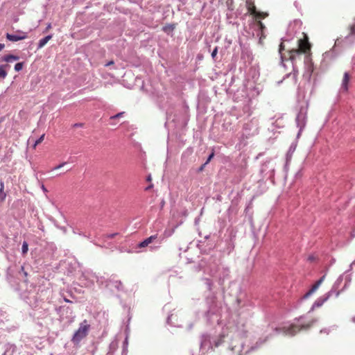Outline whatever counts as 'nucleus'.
I'll return each instance as SVG.
<instances>
[{"mask_svg": "<svg viewBox=\"0 0 355 355\" xmlns=\"http://www.w3.org/2000/svg\"><path fill=\"white\" fill-rule=\"evenodd\" d=\"M235 81L236 79L232 76L230 86L228 88L225 89L227 95L230 96H232V98L234 101H242L243 100H245L247 97L254 98L259 94V89L254 86L253 83L248 82V85L242 83L243 88L241 89H236V85H234Z\"/></svg>", "mask_w": 355, "mask_h": 355, "instance_id": "obj_1", "label": "nucleus"}, {"mask_svg": "<svg viewBox=\"0 0 355 355\" xmlns=\"http://www.w3.org/2000/svg\"><path fill=\"white\" fill-rule=\"evenodd\" d=\"M337 53L334 50V46L329 51L325 52L323 56L325 59H334L336 57Z\"/></svg>", "mask_w": 355, "mask_h": 355, "instance_id": "obj_31", "label": "nucleus"}, {"mask_svg": "<svg viewBox=\"0 0 355 355\" xmlns=\"http://www.w3.org/2000/svg\"><path fill=\"white\" fill-rule=\"evenodd\" d=\"M214 152H212V153H211L208 156V158H207V161H206L205 162H206L207 164H208V163L210 162V160L214 157Z\"/></svg>", "mask_w": 355, "mask_h": 355, "instance_id": "obj_48", "label": "nucleus"}, {"mask_svg": "<svg viewBox=\"0 0 355 355\" xmlns=\"http://www.w3.org/2000/svg\"><path fill=\"white\" fill-rule=\"evenodd\" d=\"M217 53H218V46H215L214 50L211 52V58L213 59H214L216 58Z\"/></svg>", "mask_w": 355, "mask_h": 355, "instance_id": "obj_44", "label": "nucleus"}, {"mask_svg": "<svg viewBox=\"0 0 355 355\" xmlns=\"http://www.w3.org/2000/svg\"><path fill=\"white\" fill-rule=\"evenodd\" d=\"M292 24H289V26H288V32L289 33L288 34L287 36L282 38V40L284 41V42H287V41H291L293 39V35H292V31H291V28H292Z\"/></svg>", "mask_w": 355, "mask_h": 355, "instance_id": "obj_33", "label": "nucleus"}, {"mask_svg": "<svg viewBox=\"0 0 355 355\" xmlns=\"http://www.w3.org/2000/svg\"><path fill=\"white\" fill-rule=\"evenodd\" d=\"M51 24L50 23L48 24L46 30H49V28H51Z\"/></svg>", "mask_w": 355, "mask_h": 355, "instance_id": "obj_64", "label": "nucleus"}, {"mask_svg": "<svg viewBox=\"0 0 355 355\" xmlns=\"http://www.w3.org/2000/svg\"><path fill=\"white\" fill-rule=\"evenodd\" d=\"M257 19V18H255L253 16L252 20L249 21L248 31L250 34H252L253 37H259L261 39L263 35V31L266 27L261 21H259Z\"/></svg>", "mask_w": 355, "mask_h": 355, "instance_id": "obj_9", "label": "nucleus"}, {"mask_svg": "<svg viewBox=\"0 0 355 355\" xmlns=\"http://www.w3.org/2000/svg\"><path fill=\"white\" fill-rule=\"evenodd\" d=\"M308 259L310 260V261H313L314 260V257L313 255H311V256L309 257Z\"/></svg>", "mask_w": 355, "mask_h": 355, "instance_id": "obj_62", "label": "nucleus"}, {"mask_svg": "<svg viewBox=\"0 0 355 355\" xmlns=\"http://www.w3.org/2000/svg\"><path fill=\"white\" fill-rule=\"evenodd\" d=\"M342 42L352 45L355 42V24L351 26L350 33L347 35Z\"/></svg>", "mask_w": 355, "mask_h": 355, "instance_id": "obj_20", "label": "nucleus"}, {"mask_svg": "<svg viewBox=\"0 0 355 355\" xmlns=\"http://www.w3.org/2000/svg\"><path fill=\"white\" fill-rule=\"evenodd\" d=\"M90 329V325L88 324L86 320H83L78 327V329L75 331L71 341L74 344H78L82 339L85 338L89 333Z\"/></svg>", "mask_w": 355, "mask_h": 355, "instance_id": "obj_8", "label": "nucleus"}, {"mask_svg": "<svg viewBox=\"0 0 355 355\" xmlns=\"http://www.w3.org/2000/svg\"><path fill=\"white\" fill-rule=\"evenodd\" d=\"M151 180H152L151 175H148V177H147V178H146V180H147L148 182H150V181H151Z\"/></svg>", "mask_w": 355, "mask_h": 355, "instance_id": "obj_56", "label": "nucleus"}, {"mask_svg": "<svg viewBox=\"0 0 355 355\" xmlns=\"http://www.w3.org/2000/svg\"><path fill=\"white\" fill-rule=\"evenodd\" d=\"M220 345V339L211 340L208 335H202L200 341V347L202 349L208 350L214 347H218Z\"/></svg>", "mask_w": 355, "mask_h": 355, "instance_id": "obj_10", "label": "nucleus"}, {"mask_svg": "<svg viewBox=\"0 0 355 355\" xmlns=\"http://www.w3.org/2000/svg\"><path fill=\"white\" fill-rule=\"evenodd\" d=\"M28 250V244L26 241H24L22 243V246H21V254L23 255L26 254L27 253Z\"/></svg>", "mask_w": 355, "mask_h": 355, "instance_id": "obj_36", "label": "nucleus"}, {"mask_svg": "<svg viewBox=\"0 0 355 355\" xmlns=\"http://www.w3.org/2000/svg\"><path fill=\"white\" fill-rule=\"evenodd\" d=\"M246 7L248 11L253 15L255 18L261 17V13L257 11L256 6L253 0H246Z\"/></svg>", "mask_w": 355, "mask_h": 355, "instance_id": "obj_19", "label": "nucleus"}, {"mask_svg": "<svg viewBox=\"0 0 355 355\" xmlns=\"http://www.w3.org/2000/svg\"><path fill=\"white\" fill-rule=\"evenodd\" d=\"M113 64H114V61H112H112H110V62H108L107 63H106V64H105V67H107V66H110V65Z\"/></svg>", "mask_w": 355, "mask_h": 355, "instance_id": "obj_53", "label": "nucleus"}, {"mask_svg": "<svg viewBox=\"0 0 355 355\" xmlns=\"http://www.w3.org/2000/svg\"><path fill=\"white\" fill-rule=\"evenodd\" d=\"M332 295L327 292L326 294H324L323 296H321L318 297L313 304L309 313L313 311L315 309L319 308L323 305V304L327 302Z\"/></svg>", "mask_w": 355, "mask_h": 355, "instance_id": "obj_17", "label": "nucleus"}, {"mask_svg": "<svg viewBox=\"0 0 355 355\" xmlns=\"http://www.w3.org/2000/svg\"><path fill=\"white\" fill-rule=\"evenodd\" d=\"M343 274H344V279L345 281V283L343 288H342V291H344L347 288V287L349 286V284L352 280L351 275H345V273H343Z\"/></svg>", "mask_w": 355, "mask_h": 355, "instance_id": "obj_34", "label": "nucleus"}, {"mask_svg": "<svg viewBox=\"0 0 355 355\" xmlns=\"http://www.w3.org/2000/svg\"><path fill=\"white\" fill-rule=\"evenodd\" d=\"M241 58L246 60L248 62H250L253 60V56L250 50H248V49H244L242 50Z\"/></svg>", "mask_w": 355, "mask_h": 355, "instance_id": "obj_26", "label": "nucleus"}, {"mask_svg": "<svg viewBox=\"0 0 355 355\" xmlns=\"http://www.w3.org/2000/svg\"><path fill=\"white\" fill-rule=\"evenodd\" d=\"M124 112H119L114 116H112L110 117V119H117V118H119L121 117L123 114Z\"/></svg>", "mask_w": 355, "mask_h": 355, "instance_id": "obj_45", "label": "nucleus"}, {"mask_svg": "<svg viewBox=\"0 0 355 355\" xmlns=\"http://www.w3.org/2000/svg\"><path fill=\"white\" fill-rule=\"evenodd\" d=\"M24 267L23 266H21V268H20V271L19 272V273H23L24 272Z\"/></svg>", "mask_w": 355, "mask_h": 355, "instance_id": "obj_57", "label": "nucleus"}, {"mask_svg": "<svg viewBox=\"0 0 355 355\" xmlns=\"http://www.w3.org/2000/svg\"><path fill=\"white\" fill-rule=\"evenodd\" d=\"M296 139H297L296 138ZM297 145V140L293 141L291 143V144L290 145V147H289V148L288 150V152L286 153V164H288V162L291 161V157L293 156V154L295 152V150H296Z\"/></svg>", "mask_w": 355, "mask_h": 355, "instance_id": "obj_22", "label": "nucleus"}, {"mask_svg": "<svg viewBox=\"0 0 355 355\" xmlns=\"http://www.w3.org/2000/svg\"><path fill=\"white\" fill-rule=\"evenodd\" d=\"M320 332L321 334H322V333H325V334H329V329H326V328H324V329H321Z\"/></svg>", "mask_w": 355, "mask_h": 355, "instance_id": "obj_50", "label": "nucleus"}, {"mask_svg": "<svg viewBox=\"0 0 355 355\" xmlns=\"http://www.w3.org/2000/svg\"><path fill=\"white\" fill-rule=\"evenodd\" d=\"M304 39H300L297 40V44L300 49H291L289 50V58L287 60L288 62L291 63L293 67V78L294 81H296L297 70H296L294 66V60L296 55H299L302 52L306 53L311 49V44L308 41V37L306 34L303 33Z\"/></svg>", "mask_w": 355, "mask_h": 355, "instance_id": "obj_4", "label": "nucleus"}, {"mask_svg": "<svg viewBox=\"0 0 355 355\" xmlns=\"http://www.w3.org/2000/svg\"><path fill=\"white\" fill-rule=\"evenodd\" d=\"M106 286L110 289L114 288L119 291L123 290L122 282L119 280L109 279L106 281Z\"/></svg>", "mask_w": 355, "mask_h": 355, "instance_id": "obj_21", "label": "nucleus"}, {"mask_svg": "<svg viewBox=\"0 0 355 355\" xmlns=\"http://www.w3.org/2000/svg\"><path fill=\"white\" fill-rule=\"evenodd\" d=\"M67 164V162H62V163L58 164V166H55L54 168H53L52 170L55 171V170L60 169V168H62L64 166H65Z\"/></svg>", "mask_w": 355, "mask_h": 355, "instance_id": "obj_43", "label": "nucleus"}, {"mask_svg": "<svg viewBox=\"0 0 355 355\" xmlns=\"http://www.w3.org/2000/svg\"><path fill=\"white\" fill-rule=\"evenodd\" d=\"M244 350V344L241 340H233L230 345L231 355H242Z\"/></svg>", "mask_w": 355, "mask_h": 355, "instance_id": "obj_13", "label": "nucleus"}, {"mask_svg": "<svg viewBox=\"0 0 355 355\" xmlns=\"http://www.w3.org/2000/svg\"><path fill=\"white\" fill-rule=\"evenodd\" d=\"M5 47L4 44H0V51Z\"/></svg>", "mask_w": 355, "mask_h": 355, "instance_id": "obj_63", "label": "nucleus"}, {"mask_svg": "<svg viewBox=\"0 0 355 355\" xmlns=\"http://www.w3.org/2000/svg\"><path fill=\"white\" fill-rule=\"evenodd\" d=\"M243 112H244V113L247 114V115L248 116L251 115L250 109L248 104H246L243 106Z\"/></svg>", "mask_w": 355, "mask_h": 355, "instance_id": "obj_38", "label": "nucleus"}, {"mask_svg": "<svg viewBox=\"0 0 355 355\" xmlns=\"http://www.w3.org/2000/svg\"><path fill=\"white\" fill-rule=\"evenodd\" d=\"M244 135L246 137L254 135L258 133V120L252 119L243 125Z\"/></svg>", "mask_w": 355, "mask_h": 355, "instance_id": "obj_11", "label": "nucleus"}, {"mask_svg": "<svg viewBox=\"0 0 355 355\" xmlns=\"http://www.w3.org/2000/svg\"><path fill=\"white\" fill-rule=\"evenodd\" d=\"M128 336L125 337L123 343V349L121 355H127L128 354Z\"/></svg>", "mask_w": 355, "mask_h": 355, "instance_id": "obj_32", "label": "nucleus"}, {"mask_svg": "<svg viewBox=\"0 0 355 355\" xmlns=\"http://www.w3.org/2000/svg\"><path fill=\"white\" fill-rule=\"evenodd\" d=\"M52 38V35H48L46 37L42 38L37 44V49H42L46 43Z\"/></svg>", "mask_w": 355, "mask_h": 355, "instance_id": "obj_29", "label": "nucleus"}, {"mask_svg": "<svg viewBox=\"0 0 355 355\" xmlns=\"http://www.w3.org/2000/svg\"><path fill=\"white\" fill-rule=\"evenodd\" d=\"M79 282L82 286L91 287L94 284L95 282L99 285L103 284L105 279L103 277H98L90 270H85L79 277Z\"/></svg>", "mask_w": 355, "mask_h": 355, "instance_id": "obj_5", "label": "nucleus"}, {"mask_svg": "<svg viewBox=\"0 0 355 355\" xmlns=\"http://www.w3.org/2000/svg\"><path fill=\"white\" fill-rule=\"evenodd\" d=\"M157 239V234L152 235L146 239H144L143 241L140 242L138 244L139 248H144L148 246L150 243H153L155 240Z\"/></svg>", "mask_w": 355, "mask_h": 355, "instance_id": "obj_23", "label": "nucleus"}, {"mask_svg": "<svg viewBox=\"0 0 355 355\" xmlns=\"http://www.w3.org/2000/svg\"><path fill=\"white\" fill-rule=\"evenodd\" d=\"M23 62H17L15 65V70L16 71H20L22 68H23Z\"/></svg>", "mask_w": 355, "mask_h": 355, "instance_id": "obj_39", "label": "nucleus"}, {"mask_svg": "<svg viewBox=\"0 0 355 355\" xmlns=\"http://www.w3.org/2000/svg\"><path fill=\"white\" fill-rule=\"evenodd\" d=\"M173 28H174L173 25L168 24V25L165 26L163 27V31L164 32L167 33L168 30L173 31Z\"/></svg>", "mask_w": 355, "mask_h": 355, "instance_id": "obj_41", "label": "nucleus"}, {"mask_svg": "<svg viewBox=\"0 0 355 355\" xmlns=\"http://www.w3.org/2000/svg\"><path fill=\"white\" fill-rule=\"evenodd\" d=\"M304 316H300L297 318L298 323L296 324H286L282 327L272 328V332L274 334H284L287 336H294L300 330H306L309 329L312 324L317 321L316 319L311 320V321L306 322H304Z\"/></svg>", "mask_w": 355, "mask_h": 355, "instance_id": "obj_2", "label": "nucleus"}, {"mask_svg": "<svg viewBox=\"0 0 355 355\" xmlns=\"http://www.w3.org/2000/svg\"><path fill=\"white\" fill-rule=\"evenodd\" d=\"M307 109H308V102L306 103L305 106H302L300 109L299 112L297 114L295 121L297 127L299 128V131L297 134V139H298L303 129L305 128L306 124L307 119Z\"/></svg>", "mask_w": 355, "mask_h": 355, "instance_id": "obj_7", "label": "nucleus"}, {"mask_svg": "<svg viewBox=\"0 0 355 355\" xmlns=\"http://www.w3.org/2000/svg\"><path fill=\"white\" fill-rule=\"evenodd\" d=\"M325 278V276L323 275L322 277H321L313 285V286L311 287V288L308 291L306 292L301 298L302 300H306L308 299L309 297H311L317 290L318 288L320 287V286L321 285V284L322 283V282L324 281Z\"/></svg>", "mask_w": 355, "mask_h": 355, "instance_id": "obj_16", "label": "nucleus"}, {"mask_svg": "<svg viewBox=\"0 0 355 355\" xmlns=\"http://www.w3.org/2000/svg\"><path fill=\"white\" fill-rule=\"evenodd\" d=\"M284 50V45L283 44V43H281L280 45H279V53L281 55V64L285 67H286V64L284 63V57H283V55H282V51Z\"/></svg>", "mask_w": 355, "mask_h": 355, "instance_id": "obj_35", "label": "nucleus"}, {"mask_svg": "<svg viewBox=\"0 0 355 355\" xmlns=\"http://www.w3.org/2000/svg\"><path fill=\"white\" fill-rule=\"evenodd\" d=\"M227 233L229 239L226 240L227 248L225 250H223V252H226L229 254L234 248V240L236 236V231L234 228H228Z\"/></svg>", "mask_w": 355, "mask_h": 355, "instance_id": "obj_12", "label": "nucleus"}, {"mask_svg": "<svg viewBox=\"0 0 355 355\" xmlns=\"http://www.w3.org/2000/svg\"><path fill=\"white\" fill-rule=\"evenodd\" d=\"M349 81V75L348 72H345L343 76V79L341 84V89L347 92L348 91V84Z\"/></svg>", "mask_w": 355, "mask_h": 355, "instance_id": "obj_25", "label": "nucleus"}, {"mask_svg": "<svg viewBox=\"0 0 355 355\" xmlns=\"http://www.w3.org/2000/svg\"><path fill=\"white\" fill-rule=\"evenodd\" d=\"M3 187L0 189V200H3L6 197V193L2 191Z\"/></svg>", "mask_w": 355, "mask_h": 355, "instance_id": "obj_47", "label": "nucleus"}, {"mask_svg": "<svg viewBox=\"0 0 355 355\" xmlns=\"http://www.w3.org/2000/svg\"><path fill=\"white\" fill-rule=\"evenodd\" d=\"M207 303L209 304V309L207 313V320L211 324H214L215 322L217 324H220V313L218 309L216 310V305L215 304V302L213 298L207 299Z\"/></svg>", "mask_w": 355, "mask_h": 355, "instance_id": "obj_6", "label": "nucleus"}, {"mask_svg": "<svg viewBox=\"0 0 355 355\" xmlns=\"http://www.w3.org/2000/svg\"><path fill=\"white\" fill-rule=\"evenodd\" d=\"M44 134L42 135L37 140H35L34 144H33V148H35L39 144H40L44 138Z\"/></svg>", "mask_w": 355, "mask_h": 355, "instance_id": "obj_37", "label": "nucleus"}, {"mask_svg": "<svg viewBox=\"0 0 355 355\" xmlns=\"http://www.w3.org/2000/svg\"><path fill=\"white\" fill-rule=\"evenodd\" d=\"M173 314H171L168 316L167 318V320H166V322L168 324H170L171 326H176L173 322H172V318H173Z\"/></svg>", "mask_w": 355, "mask_h": 355, "instance_id": "obj_40", "label": "nucleus"}, {"mask_svg": "<svg viewBox=\"0 0 355 355\" xmlns=\"http://www.w3.org/2000/svg\"><path fill=\"white\" fill-rule=\"evenodd\" d=\"M205 284L207 286V288L209 290H211V281L209 279H205Z\"/></svg>", "mask_w": 355, "mask_h": 355, "instance_id": "obj_46", "label": "nucleus"}, {"mask_svg": "<svg viewBox=\"0 0 355 355\" xmlns=\"http://www.w3.org/2000/svg\"><path fill=\"white\" fill-rule=\"evenodd\" d=\"M259 345H258V342L256 343V345L252 346L250 349L245 350V354H248L250 351H253L259 347Z\"/></svg>", "mask_w": 355, "mask_h": 355, "instance_id": "obj_42", "label": "nucleus"}, {"mask_svg": "<svg viewBox=\"0 0 355 355\" xmlns=\"http://www.w3.org/2000/svg\"><path fill=\"white\" fill-rule=\"evenodd\" d=\"M16 346L15 345L7 343L4 345V352L2 355H13Z\"/></svg>", "mask_w": 355, "mask_h": 355, "instance_id": "obj_24", "label": "nucleus"}, {"mask_svg": "<svg viewBox=\"0 0 355 355\" xmlns=\"http://www.w3.org/2000/svg\"><path fill=\"white\" fill-rule=\"evenodd\" d=\"M294 25H300V21H298V20H295L294 22H293Z\"/></svg>", "mask_w": 355, "mask_h": 355, "instance_id": "obj_60", "label": "nucleus"}, {"mask_svg": "<svg viewBox=\"0 0 355 355\" xmlns=\"http://www.w3.org/2000/svg\"><path fill=\"white\" fill-rule=\"evenodd\" d=\"M19 59V56L10 54V55H6L3 56L1 58V61H4L6 62H12L13 61L18 60Z\"/></svg>", "mask_w": 355, "mask_h": 355, "instance_id": "obj_30", "label": "nucleus"}, {"mask_svg": "<svg viewBox=\"0 0 355 355\" xmlns=\"http://www.w3.org/2000/svg\"><path fill=\"white\" fill-rule=\"evenodd\" d=\"M344 280V274L340 275L336 282L334 283L331 290L328 291L331 295H334L336 297H338L340 293L343 291L342 289L338 290L341 283Z\"/></svg>", "mask_w": 355, "mask_h": 355, "instance_id": "obj_15", "label": "nucleus"}, {"mask_svg": "<svg viewBox=\"0 0 355 355\" xmlns=\"http://www.w3.org/2000/svg\"><path fill=\"white\" fill-rule=\"evenodd\" d=\"M225 41L228 43V44H230L232 43V39H228L227 37H226Z\"/></svg>", "mask_w": 355, "mask_h": 355, "instance_id": "obj_55", "label": "nucleus"}, {"mask_svg": "<svg viewBox=\"0 0 355 355\" xmlns=\"http://www.w3.org/2000/svg\"><path fill=\"white\" fill-rule=\"evenodd\" d=\"M228 290L230 297H234L235 298V302L233 304V309L237 318L241 314L239 309L244 308L247 304V300L245 299L246 295L241 290L240 284L237 282H231Z\"/></svg>", "mask_w": 355, "mask_h": 355, "instance_id": "obj_3", "label": "nucleus"}, {"mask_svg": "<svg viewBox=\"0 0 355 355\" xmlns=\"http://www.w3.org/2000/svg\"><path fill=\"white\" fill-rule=\"evenodd\" d=\"M118 349V343L116 340L111 342L109 346V351L106 355H116V352Z\"/></svg>", "mask_w": 355, "mask_h": 355, "instance_id": "obj_27", "label": "nucleus"}, {"mask_svg": "<svg viewBox=\"0 0 355 355\" xmlns=\"http://www.w3.org/2000/svg\"><path fill=\"white\" fill-rule=\"evenodd\" d=\"M116 234H117V233H114V234H108V235H107V238L112 239V238H114Z\"/></svg>", "mask_w": 355, "mask_h": 355, "instance_id": "obj_51", "label": "nucleus"}, {"mask_svg": "<svg viewBox=\"0 0 355 355\" xmlns=\"http://www.w3.org/2000/svg\"><path fill=\"white\" fill-rule=\"evenodd\" d=\"M340 44V40L339 39H337L335 42V46H338Z\"/></svg>", "mask_w": 355, "mask_h": 355, "instance_id": "obj_58", "label": "nucleus"}, {"mask_svg": "<svg viewBox=\"0 0 355 355\" xmlns=\"http://www.w3.org/2000/svg\"><path fill=\"white\" fill-rule=\"evenodd\" d=\"M207 164L206 162H205L203 164H202L200 166V167L198 169V172H201L203 171L204 168L205 167V166L207 165Z\"/></svg>", "mask_w": 355, "mask_h": 355, "instance_id": "obj_49", "label": "nucleus"}, {"mask_svg": "<svg viewBox=\"0 0 355 355\" xmlns=\"http://www.w3.org/2000/svg\"><path fill=\"white\" fill-rule=\"evenodd\" d=\"M73 232L74 234H78L81 235L83 236H86L84 234H82L81 232H78L75 230H73Z\"/></svg>", "mask_w": 355, "mask_h": 355, "instance_id": "obj_52", "label": "nucleus"}, {"mask_svg": "<svg viewBox=\"0 0 355 355\" xmlns=\"http://www.w3.org/2000/svg\"><path fill=\"white\" fill-rule=\"evenodd\" d=\"M42 189L43 191L47 192V189H46V187H44V184L42 185Z\"/></svg>", "mask_w": 355, "mask_h": 355, "instance_id": "obj_59", "label": "nucleus"}, {"mask_svg": "<svg viewBox=\"0 0 355 355\" xmlns=\"http://www.w3.org/2000/svg\"><path fill=\"white\" fill-rule=\"evenodd\" d=\"M10 68L8 64L0 65V78L4 79L7 76V69Z\"/></svg>", "mask_w": 355, "mask_h": 355, "instance_id": "obj_28", "label": "nucleus"}, {"mask_svg": "<svg viewBox=\"0 0 355 355\" xmlns=\"http://www.w3.org/2000/svg\"><path fill=\"white\" fill-rule=\"evenodd\" d=\"M159 246H150V248L151 250H156Z\"/></svg>", "mask_w": 355, "mask_h": 355, "instance_id": "obj_61", "label": "nucleus"}, {"mask_svg": "<svg viewBox=\"0 0 355 355\" xmlns=\"http://www.w3.org/2000/svg\"><path fill=\"white\" fill-rule=\"evenodd\" d=\"M18 34H10L7 33L6 36L7 40L10 42H18L19 40H24L27 37V33L21 31H17Z\"/></svg>", "mask_w": 355, "mask_h": 355, "instance_id": "obj_18", "label": "nucleus"}, {"mask_svg": "<svg viewBox=\"0 0 355 355\" xmlns=\"http://www.w3.org/2000/svg\"><path fill=\"white\" fill-rule=\"evenodd\" d=\"M83 123H75L73 124V127H82Z\"/></svg>", "mask_w": 355, "mask_h": 355, "instance_id": "obj_54", "label": "nucleus"}, {"mask_svg": "<svg viewBox=\"0 0 355 355\" xmlns=\"http://www.w3.org/2000/svg\"><path fill=\"white\" fill-rule=\"evenodd\" d=\"M233 0H226V6L227 7V12L226 13L227 21L229 24H232L233 26L236 24L235 19L236 14L234 12L232 7Z\"/></svg>", "mask_w": 355, "mask_h": 355, "instance_id": "obj_14", "label": "nucleus"}]
</instances>
